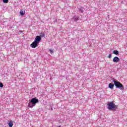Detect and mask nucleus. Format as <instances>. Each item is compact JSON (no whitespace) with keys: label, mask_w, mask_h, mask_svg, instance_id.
Returning <instances> with one entry per match:
<instances>
[{"label":"nucleus","mask_w":127,"mask_h":127,"mask_svg":"<svg viewBox=\"0 0 127 127\" xmlns=\"http://www.w3.org/2000/svg\"><path fill=\"white\" fill-rule=\"evenodd\" d=\"M23 32V31H19V33H22Z\"/></svg>","instance_id":"18"},{"label":"nucleus","mask_w":127,"mask_h":127,"mask_svg":"<svg viewBox=\"0 0 127 127\" xmlns=\"http://www.w3.org/2000/svg\"><path fill=\"white\" fill-rule=\"evenodd\" d=\"M114 86H115V84L113 83H110L109 84L108 87L110 89H114Z\"/></svg>","instance_id":"7"},{"label":"nucleus","mask_w":127,"mask_h":127,"mask_svg":"<svg viewBox=\"0 0 127 127\" xmlns=\"http://www.w3.org/2000/svg\"><path fill=\"white\" fill-rule=\"evenodd\" d=\"M0 88H3V84L1 82H0Z\"/></svg>","instance_id":"15"},{"label":"nucleus","mask_w":127,"mask_h":127,"mask_svg":"<svg viewBox=\"0 0 127 127\" xmlns=\"http://www.w3.org/2000/svg\"><path fill=\"white\" fill-rule=\"evenodd\" d=\"M49 51H50L51 54H52V53H53L54 52L53 51V50H51V49H50V50H49Z\"/></svg>","instance_id":"16"},{"label":"nucleus","mask_w":127,"mask_h":127,"mask_svg":"<svg viewBox=\"0 0 127 127\" xmlns=\"http://www.w3.org/2000/svg\"><path fill=\"white\" fill-rule=\"evenodd\" d=\"M120 61V58L118 57H115L113 59V62L115 63H118Z\"/></svg>","instance_id":"6"},{"label":"nucleus","mask_w":127,"mask_h":127,"mask_svg":"<svg viewBox=\"0 0 127 127\" xmlns=\"http://www.w3.org/2000/svg\"><path fill=\"white\" fill-rule=\"evenodd\" d=\"M113 54H115V55H119V51L118 50L113 51Z\"/></svg>","instance_id":"11"},{"label":"nucleus","mask_w":127,"mask_h":127,"mask_svg":"<svg viewBox=\"0 0 127 127\" xmlns=\"http://www.w3.org/2000/svg\"><path fill=\"white\" fill-rule=\"evenodd\" d=\"M108 109L109 110V111H114V110H117L118 109V107L115 103H114V102H111L108 103Z\"/></svg>","instance_id":"3"},{"label":"nucleus","mask_w":127,"mask_h":127,"mask_svg":"<svg viewBox=\"0 0 127 127\" xmlns=\"http://www.w3.org/2000/svg\"><path fill=\"white\" fill-rule=\"evenodd\" d=\"M39 44L38 43H37V42H35V41H34L30 45V46H31V47H32V48H36V47H38Z\"/></svg>","instance_id":"4"},{"label":"nucleus","mask_w":127,"mask_h":127,"mask_svg":"<svg viewBox=\"0 0 127 127\" xmlns=\"http://www.w3.org/2000/svg\"><path fill=\"white\" fill-rule=\"evenodd\" d=\"M72 19H73L74 21H78L79 20V17L75 16L72 18Z\"/></svg>","instance_id":"9"},{"label":"nucleus","mask_w":127,"mask_h":127,"mask_svg":"<svg viewBox=\"0 0 127 127\" xmlns=\"http://www.w3.org/2000/svg\"><path fill=\"white\" fill-rule=\"evenodd\" d=\"M39 35H40V37H41H41H44V36H45V33H43V32H41L39 33Z\"/></svg>","instance_id":"10"},{"label":"nucleus","mask_w":127,"mask_h":127,"mask_svg":"<svg viewBox=\"0 0 127 127\" xmlns=\"http://www.w3.org/2000/svg\"><path fill=\"white\" fill-rule=\"evenodd\" d=\"M80 12H83L84 11V8L83 7H81L79 9Z\"/></svg>","instance_id":"13"},{"label":"nucleus","mask_w":127,"mask_h":127,"mask_svg":"<svg viewBox=\"0 0 127 127\" xmlns=\"http://www.w3.org/2000/svg\"><path fill=\"white\" fill-rule=\"evenodd\" d=\"M7 125H8L9 127H12L13 126V121L12 120L10 121Z\"/></svg>","instance_id":"8"},{"label":"nucleus","mask_w":127,"mask_h":127,"mask_svg":"<svg viewBox=\"0 0 127 127\" xmlns=\"http://www.w3.org/2000/svg\"><path fill=\"white\" fill-rule=\"evenodd\" d=\"M51 110H53L52 108H51Z\"/></svg>","instance_id":"19"},{"label":"nucleus","mask_w":127,"mask_h":127,"mask_svg":"<svg viewBox=\"0 0 127 127\" xmlns=\"http://www.w3.org/2000/svg\"><path fill=\"white\" fill-rule=\"evenodd\" d=\"M39 101L38 100V99L36 98H33L30 99L29 101V103L28 104V107L29 108H33V107H35V105L37 103H38Z\"/></svg>","instance_id":"1"},{"label":"nucleus","mask_w":127,"mask_h":127,"mask_svg":"<svg viewBox=\"0 0 127 127\" xmlns=\"http://www.w3.org/2000/svg\"><path fill=\"white\" fill-rule=\"evenodd\" d=\"M113 82L114 83V86H115L116 89H120L121 91H124L125 87L120 81L113 80Z\"/></svg>","instance_id":"2"},{"label":"nucleus","mask_w":127,"mask_h":127,"mask_svg":"<svg viewBox=\"0 0 127 127\" xmlns=\"http://www.w3.org/2000/svg\"><path fill=\"white\" fill-rule=\"evenodd\" d=\"M3 2H4V3H7L8 0H3Z\"/></svg>","instance_id":"14"},{"label":"nucleus","mask_w":127,"mask_h":127,"mask_svg":"<svg viewBox=\"0 0 127 127\" xmlns=\"http://www.w3.org/2000/svg\"><path fill=\"white\" fill-rule=\"evenodd\" d=\"M34 41L39 44V43L41 41V37L37 36L35 39Z\"/></svg>","instance_id":"5"},{"label":"nucleus","mask_w":127,"mask_h":127,"mask_svg":"<svg viewBox=\"0 0 127 127\" xmlns=\"http://www.w3.org/2000/svg\"><path fill=\"white\" fill-rule=\"evenodd\" d=\"M108 58H112V54H110L108 56Z\"/></svg>","instance_id":"17"},{"label":"nucleus","mask_w":127,"mask_h":127,"mask_svg":"<svg viewBox=\"0 0 127 127\" xmlns=\"http://www.w3.org/2000/svg\"><path fill=\"white\" fill-rule=\"evenodd\" d=\"M20 14L21 15H22V16H23V15H24V14H25V11H23V10H21L20 11Z\"/></svg>","instance_id":"12"}]
</instances>
